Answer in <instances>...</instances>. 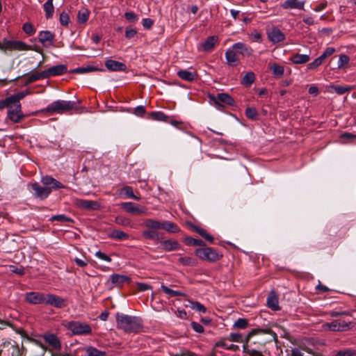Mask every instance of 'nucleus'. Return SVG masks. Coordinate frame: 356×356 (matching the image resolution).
Masks as SVG:
<instances>
[{
  "instance_id": "48",
  "label": "nucleus",
  "mask_w": 356,
  "mask_h": 356,
  "mask_svg": "<svg viewBox=\"0 0 356 356\" xmlns=\"http://www.w3.org/2000/svg\"><path fill=\"white\" fill-rule=\"evenodd\" d=\"M22 30L29 36L34 35L35 33V29H34L33 24L29 22L24 23L23 24Z\"/></svg>"
},
{
  "instance_id": "26",
  "label": "nucleus",
  "mask_w": 356,
  "mask_h": 356,
  "mask_svg": "<svg viewBox=\"0 0 356 356\" xmlns=\"http://www.w3.org/2000/svg\"><path fill=\"white\" fill-rule=\"evenodd\" d=\"M161 248L165 251H172L179 248V244L175 240L161 241Z\"/></svg>"
},
{
  "instance_id": "42",
  "label": "nucleus",
  "mask_w": 356,
  "mask_h": 356,
  "mask_svg": "<svg viewBox=\"0 0 356 356\" xmlns=\"http://www.w3.org/2000/svg\"><path fill=\"white\" fill-rule=\"evenodd\" d=\"M29 76L31 78V81H33V82L38 81V80L47 79L44 70H43L42 72H38L35 70L32 71L29 74Z\"/></svg>"
},
{
  "instance_id": "16",
  "label": "nucleus",
  "mask_w": 356,
  "mask_h": 356,
  "mask_svg": "<svg viewBox=\"0 0 356 356\" xmlns=\"http://www.w3.org/2000/svg\"><path fill=\"white\" fill-rule=\"evenodd\" d=\"M105 66L108 70L113 72H122L127 68L124 63L111 59L106 61Z\"/></svg>"
},
{
  "instance_id": "52",
  "label": "nucleus",
  "mask_w": 356,
  "mask_h": 356,
  "mask_svg": "<svg viewBox=\"0 0 356 356\" xmlns=\"http://www.w3.org/2000/svg\"><path fill=\"white\" fill-rule=\"evenodd\" d=\"M245 115L249 119L255 120L258 116V112L256 108L249 107L245 110Z\"/></svg>"
},
{
  "instance_id": "7",
  "label": "nucleus",
  "mask_w": 356,
  "mask_h": 356,
  "mask_svg": "<svg viewBox=\"0 0 356 356\" xmlns=\"http://www.w3.org/2000/svg\"><path fill=\"white\" fill-rule=\"evenodd\" d=\"M63 325L76 335L90 334L92 332L91 327L86 323L80 321H68L65 323Z\"/></svg>"
},
{
  "instance_id": "54",
  "label": "nucleus",
  "mask_w": 356,
  "mask_h": 356,
  "mask_svg": "<svg viewBox=\"0 0 356 356\" xmlns=\"http://www.w3.org/2000/svg\"><path fill=\"white\" fill-rule=\"evenodd\" d=\"M350 58L348 56L345 54L340 55L338 60V68L341 69L343 67L344 65L348 64Z\"/></svg>"
},
{
  "instance_id": "19",
  "label": "nucleus",
  "mask_w": 356,
  "mask_h": 356,
  "mask_svg": "<svg viewBox=\"0 0 356 356\" xmlns=\"http://www.w3.org/2000/svg\"><path fill=\"white\" fill-rule=\"evenodd\" d=\"M216 104L221 105L225 104L229 106H232L234 104V99L227 93H218L214 98Z\"/></svg>"
},
{
  "instance_id": "6",
  "label": "nucleus",
  "mask_w": 356,
  "mask_h": 356,
  "mask_svg": "<svg viewBox=\"0 0 356 356\" xmlns=\"http://www.w3.org/2000/svg\"><path fill=\"white\" fill-rule=\"evenodd\" d=\"M195 254L199 259L209 262H216L222 257V254L216 249L209 247L197 248L195 250Z\"/></svg>"
},
{
  "instance_id": "13",
  "label": "nucleus",
  "mask_w": 356,
  "mask_h": 356,
  "mask_svg": "<svg viewBox=\"0 0 356 356\" xmlns=\"http://www.w3.org/2000/svg\"><path fill=\"white\" fill-rule=\"evenodd\" d=\"M55 39L54 33L49 31H42L38 34V40L44 46L52 44Z\"/></svg>"
},
{
  "instance_id": "55",
  "label": "nucleus",
  "mask_w": 356,
  "mask_h": 356,
  "mask_svg": "<svg viewBox=\"0 0 356 356\" xmlns=\"http://www.w3.org/2000/svg\"><path fill=\"white\" fill-rule=\"evenodd\" d=\"M122 190H123L124 194L126 195H127L129 197H131V198L136 200H139L140 199V197H138L134 194L133 189L131 186H124Z\"/></svg>"
},
{
  "instance_id": "5",
  "label": "nucleus",
  "mask_w": 356,
  "mask_h": 356,
  "mask_svg": "<svg viewBox=\"0 0 356 356\" xmlns=\"http://www.w3.org/2000/svg\"><path fill=\"white\" fill-rule=\"evenodd\" d=\"M33 47L31 45L26 44L24 42L21 40H8L4 38L2 42H0V50L6 52L7 51H30L33 50Z\"/></svg>"
},
{
  "instance_id": "39",
  "label": "nucleus",
  "mask_w": 356,
  "mask_h": 356,
  "mask_svg": "<svg viewBox=\"0 0 356 356\" xmlns=\"http://www.w3.org/2000/svg\"><path fill=\"white\" fill-rule=\"evenodd\" d=\"M163 291L168 294L170 297H175V296H186V294L184 292H181L180 291H174L172 289H170L168 286H165L164 284H161V286Z\"/></svg>"
},
{
  "instance_id": "33",
  "label": "nucleus",
  "mask_w": 356,
  "mask_h": 356,
  "mask_svg": "<svg viewBox=\"0 0 356 356\" xmlns=\"http://www.w3.org/2000/svg\"><path fill=\"white\" fill-rule=\"evenodd\" d=\"M103 70H104L103 69L88 65L86 67H80L75 68L72 70V72L76 73V74H86V73H89L91 72L103 71Z\"/></svg>"
},
{
  "instance_id": "63",
  "label": "nucleus",
  "mask_w": 356,
  "mask_h": 356,
  "mask_svg": "<svg viewBox=\"0 0 356 356\" xmlns=\"http://www.w3.org/2000/svg\"><path fill=\"white\" fill-rule=\"evenodd\" d=\"M124 17L130 22H136L138 18L137 15H136L134 12H127L124 13Z\"/></svg>"
},
{
  "instance_id": "64",
  "label": "nucleus",
  "mask_w": 356,
  "mask_h": 356,
  "mask_svg": "<svg viewBox=\"0 0 356 356\" xmlns=\"http://www.w3.org/2000/svg\"><path fill=\"white\" fill-rule=\"evenodd\" d=\"M137 33V31L135 29L127 27L125 31V37L127 39L134 38Z\"/></svg>"
},
{
  "instance_id": "1",
  "label": "nucleus",
  "mask_w": 356,
  "mask_h": 356,
  "mask_svg": "<svg viewBox=\"0 0 356 356\" xmlns=\"http://www.w3.org/2000/svg\"><path fill=\"white\" fill-rule=\"evenodd\" d=\"M277 339V334L270 329H252L246 335L243 351L249 356H270L266 346Z\"/></svg>"
},
{
  "instance_id": "31",
  "label": "nucleus",
  "mask_w": 356,
  "mask_h": 356,
  "mask_svg": "<svg viewBox=\"0 0 356 356\" xmlns=\"http://www.w3.org/2000/svg\"><path fill=\"white\" fill-rule=\"evenodd\" d=\"M143 225L149 229L157 230L162 229V222L152 218L146 219L144 221Z\"/></svg>"
},
{
  "instance_id": "30",
  "label": "nucleus",
  "mask_w": 356,
  "mask_h": 356,
  "mask_svg": "<svg viewBox=\"0 0 356 356\" xmlns=\"http://www.w3.org/2000/svg\"><path fill=\"white\" fill-rule=\"evenodd\" d=\"M143 236L145 238L154 241H161V239L163 238L162 235L156 230L154 229H148L143 231Z\"/></svg>"
},
{
  "instance_id": "27",
  "label": "nucleus",
  "mask_w": 356,
  "mask_h": 356,
  "mask_svg": "<svg viewBox=\"0 0 356 356\" xmlns=\"http://www.w3.org/2000/svg\"><path fill=\"white\" fill-rule=\"evenodd\" d=\"M218 37L216 35L209 36L202 44V49L204 51H211L213 50L215 44L218 42Z\"/></svg>"
},
{
  "instance_id": "44",
  "label": "nucleus",
  "mask_w": 356,
  "mask_h": 356,
  "mask_svg": "<svg viewBox=\"0 0 356 356\" xmlns=\"http://www.w3.org/2000/svg\"><path fill=\"white\" fill-rule=\"evenodd\" d=\"M270 70L273 74L277 77H281L284 72V67L277 64L273 65Z\"/></svg>"
},
{
  "instance_id": "25",
  "label": "nucleus",
  "mask_w": 356,
  "mask_h": 356,
  "mask_svg": "<svg viewBox=\"0 0 356 356\" xmlns=\"http://www.w3.org/2000/svg\"><path fill=\"white\" fill-rule=\"evenodd\" d=\"M267 305L274 311L280 310L278 298L274 291H271L267 298Z\"/></svg>"
},
{
  "instance_id": "3",
  "label": "nucleus",
  "mask_w": 356,
  "mask_h": 356,
  "mask_svg": "<svg viewBox=\"0 0 356 356\" xmlns=\"http://www.w3.org/2000/svg\"><path fill=\"white\" fill-rule=\"evenodd\" d=\"M116 321L118 327L125 332L136 333L139 332L143 327L140 318L124 314H117Z\"/></svg>"
},
{
  "instance_id": "18",
  "label": "nucleus",
  "mask_w": 356,
  "mask_h": 356,
  "mask_svg": "<svg viewBox=\"0 0 356 356\" xmlns=\"http://www.w3.org/2000/svg\"><path fill=\"white\" fill-rule=\"evenodd\" d=\"M268 37L273 43L282 42L285 38L284 34L277 28H273L268 32Z\"/></svg>"
},
{
  "instance_id": "22",
  "label": "nucleus",
  "mask_w": 356,
  "mask_h": 356,
  "mask_svg": "<svg viewBox=\"0 0 356 356\" xmlns=\"http://www.w3.org/2000/svg\"><path fill=\"white\" fill-rule=\"evenodd\" d=\"M177 74L180 79L187 81H193L197 76L196 72L194 70H181L177 72Z\"/></svg>"
},
{
  "instance_id": "35",
  "label": "nucleus",
  "mask_w": 356,
  "mask_h": 356,
  "mask_svg": "<svg viewBox=\"0 0 356 356\" xmlns=\"http://www.w3.org/2000/svg\"><path fill=\"white\" fill-rule=\"evenodd\" d=\"M229 340L225 338L220 340V341L216 343V346L218 347H222L226 350H230L233 351H236L238 350L239 347L237 345H234L229 343Z\"/></svg>"
},
{
  "instance_id": "50",
  "label": "nucleus",
  "mask_w": 356,
  "mask_h": 356,
  "mask_svg": "<svg viewBox=\"0 0 356 356\" xmlns=\"http://www.w3.org/2000/svg\"><path fill=\"white\" fill-rule=\"evenodd\" d=\"M191 307L199 312L205 313L207 312L206 307L199 302L191 301Z\"/></svg>"
},
{
  "instance_id": "47",
  "label": "nucleus",
  "mask_w": 356,
  "mask_h": 356,
  "mask_svg": "<svg viewBox=\"0 0 356 356\" xmlns=\"http://www.w3.org/2000/svg\"><path fill=\"white\" fill-rule=\"evenodd\" d=\"M248 326V321L246 318H238L234 323V327L237 329H245Z\"/></svg>"
},
{
  "instance_id": "34",
  "label": "nucleus",
  "mask_w": 356,
  "mask_h": 356,
  "mask_svg": "<svg viewBox=\"0 0 356 356\" xmlns=\"http://www.w3.org/2000/svg\"><path fill=\"white\" fill-rule=\"evenodd\" d=\"M225 339L229 340V341L243 343V345H245L246 341V336L243 337L242 334L238 332H232Z\"/></svg>"
},
{
  "instance_id": "10",
  "label": "nucleus",
  "mask_w": 356,
  "mask_h": 356,
  "mask_svg": "<svg viewBox=\"0 0 356 356\" xmlns=\"http://www.w3.org/2000/svg\"><path fill=\"white\" fill-rule=\"evenodd\" d=\"M121 207L127 213L134 215L145 213L147 210L145 207L136 204L133 202H123Z\"/></svg>"
},
{
  "instance_id": "14",
  "label": "nucleus",
  "mask_w": 356,
  "mask_h": 356,
  "mask_svg": "<svg viewBox=\"0 0 356 356\" xmlns=\"http://www.w3.org/2000/svg\"><path fill=\"white\" fill-rule=\"evenodd\" d=\"M43 339L46 343L53 348L59 350L61 348V343L58 337L54 334L48 333L43 335Z\"/></svg>"
},
{
  "instance_id": "62",
  "label": "nucleus",
  "mask_w": 356,
  "mask_h": 356,
  "mask_svg": "<svg viewBox=\"0 0 356 356\" xmlns=\"http://www.w3.org/2000/svg\"><path fill=\"white\" fill-rule=\"evenodd\" d=\"M179 261L185 266H193L194 265V260L189 257H180Z\"/></svg>"
},
{
  "instance_id": "56",
  "label": "nucleus",
  "mask_w": 356,
  "mask_h": 356,
  "mask_svg": "<svg viewBox=\"0 0 356 356\" xmlns=\"http://www.w3.org/2000/svg\"><path fill=\"white\" fill-rule=\"evenodd\" d=\"M9 269L12 273H16L19 275H23L25 273V269L23 266H17L15 265H10Z\"/></svg>"
},
{
  "instance_id": "23",
  "label": "nucleus",
  "mask_w": 356,
  "mask_h": 356,
  "mask_svg": "<svg viewBox=\"0 0 356 356\" xmlns=\"http://www.w3.org/2000/svg\"><path fill=\"white\" fill-rule=\"evenodd\" d=\"M326 88L327 91L329 92H332L333 90H334L338 95H341L352 90L353 89V86H343L332 84L327 86Z\"/></svg>"
},
{
  "instance_id": "41",
  "label": "nucleus",
  "mask_w": 356,
  "mask_h": 356,
  "mask_svg": "<svg viewBox=\"0 0 356 356\" xmlns=\"http://www.w3.org/2000/svg\"><path fill=\"white\" fill-rule=\"evenodd\" d=\"M193 229L207 241L213 242V237L209 234L205 229L197 226H194Z\"/></svg>"
},
{
  "instance_id": "9",
  "label": "nucleus",
  "mask_w": 356,
  "mask_h": 356,
  "mask_svg": "<svg viewBox=\"0 0 356 356\" xmlns=\"http://www.w3.org/2000/svg\"><path fill=\"white\" fill-rule=\"evenodd\" d=\"M46 293L41 292H28L24 295L25 300L33 305L45 304Z\"/></svg>"
},
{
  "instance_id": "58",
  "label": "nucleus",
  "mask_w": 356,
  "mask_h": 356,
  "mask_svg": "<svg viewBox=\"0 0 356 356\" xmlns=\"http://www.w3.org/2000/svg\"><path fill=\"white\" fill-rule=\"evenodd\" d=\"M323 62V61L319 57H318L314 61H312V63H310L307 65V69L308 70H315L318 67H319L322 64Z\"/></svg>"
},
{
  "instance_id": "49",
  "label": "nucleus",
  "mask_w": 356,
  "mask_h": 356,
  "mask_svg": "<svg viewBox=\"0 0 356 356\" xmlns=\"http://www.w3.org/2000/svg\"><path fill=\"white\" fill-rule=\"evenodd\" d=\"M356 355V350L352 348H346L339 350L334 356H354Z\"/></svg>"
},
{
  "instance_id": "2",
  "label": "nucleus",
  "mask_w": 356,
  "mask_h": 356,
  "mask_svg": "<svg viewBox=\"0 0 356 356\" xmlns=\"http://www.w3.org/2000/svg\"><path fill=\"white\" fill-rule=\"evenodd\" d=\"M41 182L44 186H40L38 182L31 184L33 195L41 200L47 198L52 190L63 188L65 187L60 181L49 175L42 177Z\"/></svg>"
},
{
  "instance_id": "51",
  "label": "nucleus",
  "mask_w": 356,
  "mask_h": 356,
  "mask_svg": "<svg viewBox=\"0 0 356 356\" xmlns=\"http://www.w3.org/2000/svg\"><path fill=\"white\" fill-rule=\"evenodd\" d=\"M322 327L325 330L338 332L339 330V327H337V321H333L331 323H325Z\"/></svg>"
},
{
  "instance_id": "60",
  "label": "nucleus",
  "mask_w": 356,
  "mask_h": 356,
  "mask_svg": "<svg viewBox=\"0 0 356 356\" xmlns=\"http://www.w3.org/2000/svg\"><path fill=\"white\" fill-rule=\"evenodd\" d=\"M6 99L8 106H13L17 104H20L15 95H13L10 97H8L6 98Z\"/></svg>"
},
{
  "instance_id": "59",
  "label": "nucleus",
  "mask_w": 356,
  "mask_h": 356,
  "mask_svg": "<svg viewBox=\"0 0 356 356\" xmlns=\"http://www.w3.org/2000/svg\"><path fill=\"white\" fill-rule=\"evenodd\" d=\"M335 52V49L334 47H327L324 52L322 54L321 56H319V58L324 61L325 58L330 56Z\"/></svg>"
},
{
  "instance_id": "29",
  "label": "nucleus",
  "mask_w": 356,
  "mask_h": 356,
  "mask_svg": "<svg viewBox=\"0 0 356 356\" xmlns=\"http://www.w3.org/2000/svg\"><path fill=\"white\" fill-rule=\"evenodd\" d=\"M310 60L309 55L295 54L291 58L290 60L294 64H305Z\"/></svg>"
},
{
  "instance_id": "45",
  "label": "nucleus",
  "mask_w": 356,
  "mask_h": 356,
  "mask_svg": "<svg viewBox=\"0 0 356 356\" xmlns=\"http://www.w3.org/2000/svg\"><path fill=\"white\" fill-rule=\"evenodd\" d=\"M185 241H186V243L188 245H194V246H204L205 245L204 243L202 240L197 239V238H193L191 237L186 238Z\"/></svg>"
},
{
  "instance_id": "53",
  "label": "nucleus",
  "mask_w": 356,
  "mask_h": 356,
  "mask_svg": "<svg viewBox=\"0 0 356 356\" xmlns=\"http://www.w3.org/2000/svg\"><path fill=\"white\" fill-rule=\"evenodd\" d=\"M115 222L120 225L130 227L131 220L129 218L122 216H117L115 219Z\"/></svg>"
},
{
  "instance_id": "15",
  "label": "nucleus",
  "mask_w": 356,
  "mask_h": 356,
  "mask_svg": "<svg viewBox=\"0 0 356 356\" xmlns=\"http://www.w3.org/2000/svg\"><path fill=\"white\" fill-rule=\"evenodd\" d=\"M47 78L64 74L67 72V67L65 65H58L44 70Z\"/></svg>"
},
{
  "instance_id": "43",
  "label": "nucleus",
  "mask_w": 356,
  "mask_h": 356,
  "mask_svg": "<svg viewBox=\"0 0 356 356\" xmlns=\"http://www.w3.org/2000/svg\"><path fill=\"white\" fill-rule=\"evenodd\" d=\"M337 327H339L338 332L347 331L351 329L353 323L351 322L337 321Z\"/></svg>"
},
{
  "instance_id": "8",
  "label": "nucleus",
  "mask_w": 356,
  "mask_h": 356,
  "mask_svg": "<svg viewBox=\"0 0 356 356\" xmlns=\"http://www.w3.org/2000/svg\"><path fill=\"white\" fill-rule=\"evenodd\" d=\"M45 305H49L58 309H62L67 305L66 299L58 296L47 293Z\"/></svg>"
},
{
  "instance_id": "21",
  "label": "nucleus",
  "mask_w": 356,
  "mask_h": 356,
  "mask_svg": "<svg viewBox=\"0 0 356 356\" xmlns=\"http://www.w3.org/2000/svg\"><path fill=\"white\" fill-rule=\"evenodd\" d=\"M225 58L229 65L235 67L238 64L239 58L234 49H228L225 52Z\"/></svg>"
},
{
  "instance_id": "38",
  "label": "nucleus",
  "mask_w": 356,
  "mask_h": 356,
  "mask_svg": "<svg viewBox=\"0 0 356 356\" xmlns=\"http://www.w3.org/2000/svg\"><path fill=\"white\" fill-rule=\"evenodd\" d=\"M255 81V75L252 72H248L242 79L241 84L249 87Z\"/></svg>"
},
{
  "instance_id": "61",
  "label": "nucleus",
  "mask_w": 356,
  "mask_h": 356,
  "mask_svg": "<svg viewBox=\"0 0 356 356\" xmlns=\"http://www.w3.org/2000/svg\"><path fill=\"white\" fill-rule=\"evenodd\" d=\"M51 220L54 221H60V222H70L72 221L71 218L67 217L65 215L60 214V215H56L51 217Z\"/></svg>"
},
{
  "instance_id": "32",
  "label": "nucleus",
  "mask_w": 356,
  "mask_h": 356,
  "mask_svg": "<svg viewBox=\"0 0 356 356\" xmlns=\"http://www.w3.org/2000/svg\"><path fill=\"white\" fill-rule=\"evenodd\" d=\"M109 237L115 240L124 241L128 239L129 236L121 230L113 229L110 232Z\"/></svg>"
},
{
  "instance_id": "11",
  "label": "nucleus",
  "mask_w": 356,
  "mask_h": 356,
  "mask_svg": "<svg viewBox=\"0 0 356 356\" xmlns=\"http://www.w3.org/2000/svg\"><path fill=\"white\" fill-rule=\"evenodd\" d=\"M8 118L15 123L19 122L24 118V115L22 113L21 104L10 106L9 109H8Z\"/></svg>"
},
{
  "instance_id": "17",
  "label": "nucleus",
  "mask_w": 356,
  "mask_h": 356,
  "mask_svg": "<svg viewBox=\"0 0 356 356\" xmlns=\"http://www.w3.org/2000/svg\"><path fill=\"white\" fill-rule=\"evenodd\" d=\"M305 1L299 0H286L282 7L284 9L304 10Z\"/></svg>"
},
{
  "instance_id": "57",
  "label": "nucleus",
  "mask_w": 356,
  "mask_h": 356,
  "mask_svg": "<svg viewBox=\"0 0 356 356\" xmlns=\"http://www.w3.org/2000/svg\"><path fill=\"white\" fill-rule=\"evenodd\" d=\"M59 21H60V23L63 26H68L69 22H70V17H69V15H68L67 13H65V12H63V13L60 15Z\"/></svg>"
},
{
  "instance_id": "24",
  "label": "nucleus",
  "mask_w": 356,
  "mask_h": 356,
  "mask_svg": "<svg viewBox=\"0 0 356 356\" xmlns=\"http://www.w3.org/2000/svg\"><path fill=\"white\" fill-rule=\"evenodd\" d=\"M110 280L112 284L120 287L122 286L124 283H129L131 279L125 275L113 274L110 277Z\"/></svg>"
},
{
  "instance_id": "46",
  "label": "nucleus",
  "mask_w": 356,
  "mask_h": 356,
  "mask_svg": "<svg viewBox=\"0 0 356 356\" xmlns=\"http://www.w3.org/2000/svg\"><path fill=\"white\" fill-rule=\"evenodd\" d=\"M11 356H24L23 355V348H21L17 343L11 345Z\"/></svg>"
},
{
  "instance_id": "37",
  "label": "nucleus",
  "mask_w": 356,
  "mask_h": 356,
  "mask_svg": "<svg viewBox=\"0 0 356 356\" xmlns=\"http://www.w3.org/2000/svg\"><path fill=\"white\" fill-rule=\"evenodd\" d=\"M44 10L45 11V16L47 19L52 17L54 7L53 5V0H47L43 5Z\"/></svg>"
},
{
  "instance_id": "28",
  "label": "nucleus",
  "mask_w": 356,
  "mask_h": 356,
  "mask_svg": "<svg viewBox=\"0 0 356 356\" xmlns=\"http://www.w3.org/2000/svg\"><path fill=\"white\" fill-rule=\"evenodd\" d=\"M162 229L169 233H178L180 232V228L177 224L167 220L162 221Z\"/></svg>"
},
{
  "instance_id": "20",
  "label": "nucleus",
  "mask_w": 356,
  "mask_h": 356,
  "mask_svg": "<svg viewBox=\"0 0 356 356\" xmlns=\"http://www.w3.org/2000/svg\"><path fill=\"white\" fill-rule=\"evenodd\" d=\"M232 49H234L236 54H240L243 56H249L252 54V49L249 48L246 44L242 42H237L232 45Z\"/></svg>"
},
{
  "instance_id": "40",
  "label": "nucleus",
  "mask_w": 356,
  "mask_h": 356,
  "mask_svg": "<svg viewBox=\"0 0 356 356\" xmlns=\"http://www.w3.org/2000/svg\"><path fill=\"white\" fill-rule=\"evenodd\" d=\"M149 116L152 120L167 122L168 116L161 111H153L149 113Z\"/></svg>"
},
{
  "instance_id": "36",
  "label": "nucleus",
  "mask_w": 356,
  "mask_h": 356,
  "mask_svg": "<svg viewBox=\"0 0 356 356\" xmlns=\"http://www.w3.org/2000/svg\"><path fill=\"white\" fill-rule=\"evenodd\" d=\"M90 11L86 8H82L77 14V21L79 24H85L89 18Z\"/></svg>"
},
{
  "instance_id": "12",
  "label": "nucleus",
  "mask_w": 356,
  "mask_h": 356,
  "mask_svg": "<svg viewBox=\"0 0 356 356\" xmlns=\"http://www.w3.org/2000/svg\"><path fill=\"white\" fill-rule=\"evenodd\" d=\"M76 205L87 210H99L100 204L97 201L79 199L76 200Z\"/></svg>"
},
{
  "instance_id": "4",
  "label": "nucleus",
  "mask_w": 356,
  "mask_h": 356,
  "mask_svg": "<svg viewBox=\"0 0 356 356\" xmlns=\"http://www.w3.org/2000/svg\"><path fill=\"white\" fill-rule=\"evenodd\" d=\"M79 102L57 100L49 104L44 111L53 113H64L72 110H76Z\"/></svg>"
}]
</instances>
